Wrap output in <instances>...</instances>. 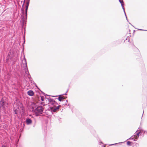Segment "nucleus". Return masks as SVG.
<instances>
[{
	"label": "nucleus",
	"mask_w": 147,
	"mask_h": 147,
	"mask_svg": "<svg viewBox=\"0 0 147 147\" xmlns=\"http://www.w3.org/2000/svg\"><path fill=\"white\" fill-rule=\"evenodd\" d=\"M36 104L34 102H32V109H34L35 113L37 115L42 114L43 110V107L41 106H39L34 109V106H36Z\"/></svg>",
	"instance_id": "nucleus-1"
},
{
	"label": "nucleus",
	"mask_w": 147,
	"mask_h": 147,
	"mask_svg": "<svg viewBox=\"0 0 147 147\" xmlns=\"http://www.w3.org/2000/svg\"><path fill=\"white\" fill-rule=\"evenodd\" d=\"M47 99L48 100L49 102L51 104L53 105L57 104V103L53 99L50 98H47Z\"/></svg>",
	"instance_id": "nucleus-2"
},
{
	"label": "nucleus",
	"mask_w": 147,
	"mask_h": 147,
	"mask_svg": "<svg viewBox=\"0 0 147 147\" xmlns=\"http://www.w3.org/2000/svg\"><path fill=\"white\" fill-rule=\"evenodd\" d=\"M60 107H61V105H59L57 107H51V111L54 112H56L57 110L59 109Z\"/></svg>",
	"instance_id": "nucleus-3"
},
{
	"label": "nucleus",
	"mask_w": 147,
	"mask_h": 147,
	"mask_svg": "<svg viewBox=\"0 0 147 147\" xmlns=\"http://www.w3.org/2000/svg\"><path fill=\"white\" fill-rule=\"evenodd\" d=\"M26 122L27 125H30L32 123V121L30 119L27 118L26 120Z\"/></svg>",
	"instance_id": "nucleus-4"
},
{
	"label": "nucleus",
	"mask_w": 147,
	"mask_h": 147,
	"mask_svg": "<svg viewBox=\"0 0 147 147\" xmlns=\"http://www.w3.org/2000/svg\"><path fill=\"white\" fill-rule=\"evenodd\" d=\"M140 133V132H138L136 134V135H135L134 136H132V138L134 139H134V141H136V139H137L138 138V137L139 136V134Z\"/></svg>",
	"instance_id": "nucleus-5"
},
{
	"label": "nucleus",
	"mask_w": 147,
	"mask_h": 147,
	"mask_svg": "<svg viewBox=\"0 0 147 147\" xmlns=\"http://www.w3.org/2000/svg\"><path fill=\"white\" fill-rule=\"evenodd\" d=\"M28 94L30 96H33L34 94V93L33 91L32 90H29L27 92Z\"/></svg>",
	"instance_id": "nucleus-6"
},
{
	"label": "nucleus",
	"mask_w": 147,
	"mask_h": 147,
	"mask_svg": "<svg viewBox=\"0 0 147 147\" xmlns=\"http://www.w3.org/2000/svg\"><path fill=\"white\" fill-rule=\"evenodd\" d=\"M0 105L3 108H4V107L5 103L3 98H2L0 101Z\"/></svg>",
	"instance_id": "nucleus-7"
},
{
	"label": "nucleus",
	"mask_w": 147,
	"mask_h": 147,
	"mask_svg": "<svg viewBox=\"0 0 147 147\" xmlns=\"http://www.w3.org/2000/svg\"><path fill=\"white\" fill-rule=\"evenodd\" d=\"M59 97L58 98V99L60 101H62V100L64 99L63 97L61 96L60 95L59 96Z\"/></svg>",
	"instance_id": "nucleus-8"
},
{
	"label": "nucleus",
	"mask_w": 147,
	"mask_h": 147,
	"mask_svg": "<svg viewBox=\"0 0 147 147\" xmlns=\"http://www.w3.org/2000/svg\"><path fill=\"white\" fill-rule=\"evenodd\" d=\"M13 111H14V114H17V109L15 108H14Z\"/></svg>",
	"instance_id": "nucleus-9"
},
{
	"label": "nucleus",
	"mask_w": 147,
	"mask_h": 147,
	"mask_svg": "<svg viewBox=\"0 0 147 147\" xmlns=\"http://www.w3.org/2000/svg\"><path fill=\"white\" fill-rule=\"evenodd\" d=\"M131 142L130 141H128L127 142V144L128 145H130Z\"/></svg>",
	"instance_id": "nucleus-10"
},
{
	"label": "nucleus",
	"mask_w": 147,
	"mask_h": 147,
	"mask_svg": "<svg viewBox=\"0 0 147 147\" xmlns=\"http://www.w3.org/2000/svg\"><path fill=\"white\" fill-rule=\"evenodd\" d=\"M29 1H30V0H28V1L27 2L26 5H29Z\"/></svg>",
	"instance_id": "nucleus-11"
},
{
	"label": "nucleus",
	"mask_w": 147,
	"mask_h": 147,
	"mask_svg": "<svg viewBox=\"0 0 147 147\" xmlns=\"http://www.w3.org/2000/svg\"><path fill=\"white\" fill-rule=\"evenodd\" d=\"M27 12H25V15L26 16V18H27Z\"/></svg>",
	"instance_id": "nucleus-12"
},
{
	"label": "nucleus",
	"mask_w": 147,
	"mask_h": 147,
	"mask_svg": "<svg viewBox=\"0 0 147 147\" xmlns=\"http://www.w3.org/2000/svg\"><path fill=\"white\" fill-rule=\"evenodd\" d=\"M41 100L42 101H44V98L42 96L41 97Z\"/></svg>",
	"instance_id": "nucleus-13"
},
{
	"label": "nucleus",
	"mask_w": 147,
	"mask_h": 147,
	"mask_svg": "<svg viewBox=\"0 0 147 147\" xmlns=\"http://www.w3.org/2000/svg\"><path fill=\"white\" fill-rule=\"evenodd\" d=\"M25 63L26 66V67L27 68L26 62V59H25Z\"/></svg>",
	"instance_id": "nucleus-14"
},
{
	"label": "nucleus",
	"mask_w": 147,
	"mask_h": 147,
	"mask_svg": "<svg viewBox=\"0 0 147 147\" xmlns=\"http://www.w3.org/2000/svg\"><path fill=\"white\" fill-rule=\"evenodd\" d=\"M25 0H24V3L22 5V7H23L24 6V3H25Z\"/></svg>",
	"instance_id": "nucleus-15"
},
{
	"label": "nucleus",
	"mask_w": 147,
	"mask_h": 147,
	"mask_svg": "<svg viewBox=\"0 0 147 147\" xmlns=\"http://www.w3.org/2000/svg\"><path fill=\"white\" fill-rule=\"evenodd\" d=\"M28 6L29 5H26V8L28 9Z\"/></svg>",
	"instance_id": "nucleus-16"
},
{
	"label": "nucleus",
	"mask_w": 147,
	"mask_h": 147,
	"mask_svg": "<svg viewBox=\"0 0 147 147\" xmlns=\"http://www.w3.org/2000/svg\"><path fill=\"white\" fill-rule=\"evenodd\" d=\"M28 6L29 5H26V8L28 9Z\"/></svg>",
	"instance_id": "nucleus-17"
},
{
	"label": "nucleus",
	"mask_w": 147,
	"mask_h": 147,
	"mask_svg": "<svg viewBox=\"0 0 147 147\" xmlns=\"http://www.w3.org/2000/svg\"><path fill=\"white\" fill-rule=\"evenodd\" d=\"M28 9H27L26 8V9H25V12H27Z\"/></svg>",
	"instance_id": "nucleus-18"
},
{
	"label": "nucleus",
	"mask_w": 147,
	"mask_h": 147,
	"mask_svg": "<svg viewBox=\"0 0 147 147\" xmlns=\"http://www.w3.org/2000/svg\"><path fill=\"white\" fill-rule=\"evenodd\" d=\"M120 3H121V4L122 5H123V4H122V3H123V1H122V2H121L120 1Z\"/></svg>",
	"instance_id": "nucleus-19"
},
{
	"label": "nucleus",
	"mask_w": 147,
	"mask_h": 147,
	"mask_svg": "<svg viewBox=\"0 0 147 147\" xmlns=\"http://www.w3.org/2000/svg\"><path fill=\"white\" fill-rule=\"evenodd\" d=\"M67 92L65 93V94H64V95H67Z\"/></svg>",
	"instance_id": "nucleus-20"
},
{
	"label": "nucleus",
	"mask_w": 147,
	"mask_h": 147,
	"mask_svg": "<svg viewBox=\"0 0 147 147\" xmlns=\"http://www.w3.org/2000/svg\"><path fill=\"white\" fill-rule=\"evenodd\" d=\"M1 147H5V146L4 145H3Z\"/></svg>",
	"instance_id": "nucleus-21"
},
{
	"label": "nucleus",
	"mask_w": 147,
	"mask_h": 147,
	"mask_svg": "<svg viewBox=\"0 0 147 147\" xmlns=\"http://www.w3.org/2000/svg\"><path fill=\"white\" fill-rule=\"evenodd\" d=\"M53 96V97H55V96Z\"/></svg>",
	"instance_id": "nucleus-22"
},
{
	"label": "nucleus",
	"mask_w": 147,
	"mask_h": 147,
	"mask_svg": "<svg viewBox=\"0 0 147 147\" xmlns=\"http://www.w3.org/2000/svg\"><path fill=\"white\" fill-rule=\"evenodd\" d=\"M120 1V0H119Z\"/></svg>",
	"instance_id": "nucleus-23"
}]
</instances>
